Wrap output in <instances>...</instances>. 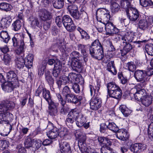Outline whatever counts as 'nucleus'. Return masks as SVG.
Instances as JSON below:
<instances>
[{
    "label": "nucleus",
    "mask_w": 153,
    "mask_h": 153,
    "mask_svg": "<svg viewBox=\"0 0 153 153\" xmlns=\"http://www.w3.org/2000/svg\"><path fill=\"white\" fill-rule=\"evenodd\" d=\"M22 26V23L19 20H17L14 22L12 25L13 30L15 31L19 30Z\"/></svg>",
    "instance_id": "45"
},
{
    "label": "nucleus",
    "mask_w": 153,
    "mask_h": 153,
    "mask_svg": "<svg viewBox=\"0 0 153 153\" xmlns=\"http://www.w3.org/2000/svg\"><path fill=\"white\" fill-rule=\"evenodd\" d=\"M41 93L42 94L43 97L47 102L51 99L49 91L47 90L42 85H39L35 91V95L36 96L39 97Z\"/></svg>",
    "instance_id": "7"
},
{
    "label": "nucleus",
    "mask_w": 153,
    "mask_h": 153,
    "mask_svg": "<svg viewBox=\"0 0 153 153\" xmlns=\"http://www.w3.org/2000/svg\"><path fill=\"white\" fill-rule=\"evenodd\" d=\"M66 30L70 32H74L76 28V26L74 24L73 21L71 24H69L65 27Z\"/></svg>",
    "instance_id": "62"
},
{
    "label": "nucleus",
    "mask_w": 153,
    "mask_h": 153,
    "mask_svg": "<svg viewBox=\"0 0 153 153\" xmlns=\"http://www.w3.org/2000/svg\"><path fill=\"white\" fill-rule=\"evenodd\" d=\"M111 12L114 14L118 12L120 9V6L117 3H112L110 5Z\"/></svg>",
    "instance_id": "46"
},
{
    "label": "nucleus",
    "mask_w": 153,
    "mask_h": 153,
    "mask_svg": "<svg viewBox=\"0 0 153 153\" xmlns=\"http://www.w3.org/2000/svg\"><path fill=\"white\" fill-rule=\"evenodd\" d=\"M131 94L134 95L135 99L138 101L142 99L143 96H145L147 94L146 90L144 89H138L136 88H132L130 90Z\"/></svg>",
    "instance_id": "6"
},
{
    "label": "nucleus",
    "mask_w": 153,
    "mask_h": 153,
    "mask_svg": "<svg viewBox=\"0 0 153 153\" xmlns=\"http://www.w3.org/2000/svg\"><path fill=\"white\" fill-rule=\"evenodd\" d=\"M85 46V45L81 44H79L77 46L78 50L81 51L83 56V60L85 63L88 60V55L86 52Z\"/></svg>",
    "instance_id": "28"
},
{
    "label": "nucleus",
    "mask_w": 153,
    "mask_h": 153,
    "mask_svg": "<svg viewBox=\"0 0 153 153\" xmlns=\"http://www.w3.org/2000/svg\"><path fill=\"white\" fill-rule=\"evenodd\" d=\"M20 37L21 38L20 36ZM12 41L13 46L14 47H17L19 45V47L15 50L16 53L19 55L23 53L24 52V50L26 48L25 42L22 39L20 40L18 38V36L15 35L12 38Z\"/></svg>",
    "instance_id": "2"
},
{
    "label": "nucleus",
    "mask_w": 153,
    "mask_h": 153,
    "mask_svg": "<svg viewBox=\"0 0 153 153\" xmlns=\"http://www.w3.org/2000/svg\"><path fill=\"white\" fill-rule=\"evenodd\" d=\"M2 60L4 64L9 65L11 61V56L8 53L5 54Z\"/></svg>",
    "instance_id": "53"
},
{
    "label": "nucleus",
    "mask_w": 153,
    "mask_h": 153,
    "mask_svg": "<svg viewBox=\"0 0 153 153\" xmlns=\"http://www.w3.org/2000/svg\"><path fill=\"white\" fill-rule=\"evenodd\" d=\"M145 50L149 55L153 56V44H147L145 47Z\"/></svg>",
    "instance_id": "51"
},
{
    "label": "nucleus",
    "mask_w": 153,
    "mask_h": 153,
    "mask_svg": "<svg viewBox=\"0 0 153 153\" xmlns=\"http://www.w3.org/2000/svg\"><path fill=\"white\" fill-rule=\"evenodd\" d=\"M15 106L13 102L8 100L2 101L0 104V134L2 136H7L12 130V126L8 119L12 117L13 114L9 111Z\"/></svg>",
    "instance_id": "1"
},
{
    "label": "nucleus",
    "mask_w": 153,
    "mask_h": 153,
    "mask_svg": "<svg viewBox=\"0 0 153 153\" xmlns=\"http://www.w3.org/2000/svg\"><path fill=\"white\" fill-rule=\"evenodd\" d=\"M78 146L82 153H92L93 152L91 148L87 147L86 143L78 145Z\"/></svg>",
    "instance_id": "34"
},
{
    "label": "nucleus",
    "mask_w": 153,
    "mask_h": 153,
    "mask_svg": "<svg viewBox=\"0 0 153 153\" xmlns=\"http://www.w3.org/2000/svg\"><path fill=\"white\" fill-rule=\"evenodd\" d=\"M47 64L50 65H53L54 67L56 66V64L57 65H56L58 66V65H59L62 64V63L59 60L56 58H54L49 59Z\"/></svg>",
    "instance_id": "39"
},
{
    "label": "nucleus",
    "mask_w": 153,
    "mask_h": 153,
    "mask_svg": "<svg viewBox=\"0 0 153 153\" xmlns=\"http://www.w3.org/2000/svg\"><path fill=\"white\" fill-rule=\"evenodd\" d=\"M29 19H30V20L31 21L30 25L32 27L35 28L36 26L39 27H42L38 19L32 17H30Z\"/></svg>",
    "instance_id": "41"
},
{
    "label": "nucleus",
    "mask_w": 153,
    "mask_h": 153,
    "mask_svg": "<svg viewBox=\"0 0 153 153\" xmlns=\"http://www.w3.org/2000/svg\"><path fill=\"white\" fill-rule=\"evenodd\" d=\"M68 9L70 14L78 10L77 6L74 4H71L68 6Z\"/></svg>",
    "instance_id": "63"
},
{
    "label": "nucleus",
    "mask_w": 153,
    "mask_h": 153,
    "mask_svg": "<svg viewBox=\"0 0 153 153\" xmlns=\"http://www.w3.org/2000/svg\"><path fill=\"white\" fill-rule=\"evenodd\" d=\"M75 136L78 141V145L85 143L86 136L85 133L80 130H77L75 133Z\"/></svg>",
    "instance_id": "15"
},
{
    "label": "nucleus",
    "mask_w": 153,
    "mask_h": 153,
    "mask_svg": "<svg viewBox=\"0 0 153 153\" xmlns=\"http://www.w3.org/2000/svg\"><path fill=\"white\" fill-rule=\"evenodd\" d=\"M126 14L129 19L131 21H135L139 17L138 12L133 7L130 9L127 10Z\"/></svg>",
    "instance_id": "11"
},
{
    "label": "nucleus",
    "mask_w": 153,
    "mask_h": 153,
    "mask_svg": "<svg viewBox=\"0 0 153 153\" xmlns=\"http://www.w3.org/2000/svg\"><path fill=\"white\" fill-rule=\"evenodd\" d=\"M140 3L142 6L144 7L152 6L153 4L151 0H140Z\"/></svg>",
    "instance_id": "52"
},
{
    "label": "nucleus",
    "mask_w": 153,
    "mask_h": 153,
    "mask_svg": "<svg viewBox=\"0 0 153 153\" xmlns=\"http://www.w3.org/2000/svg\"><path fill=\"white\" fill-rule=\"evenodd\" d=\"M86 118L82 114H80L78 117L76 119V124L79 127L83 126L87 129L89 126V122L86 123Z\"/></svg>",
    "instance_id": "12"
},
{
    "label": "nucleus",
    "mask_w": 153,
    "mask_h": 153,
    "mask_svg": "<svg viewBox=\"0 0 153 153\" xmlns=\"http://www.w3.org/2000/svg\"><path fill=\"white\" fill-rule=\"evenodd\" d=\"M107 70L111 72L114 75L117 74V71L115 69L114 61H111L108 64Z\"/></svg>",
    "instance_id": "40"
},
{
    "label": "nucleus",
    "mask_w": 153,
    "mask_h": 153,
    "mask_svg": "<svg viewBox=\"0 0 153 153\" xmlns=\"http://www.w3.org/2000/svg\"><path fill=\"white\" fill-rule=\"evenodd\" d=\"M65 99L68 102L75 104L77 103V96L74 94H71Z\"/></svg>",
    "instance_id": "44"
},
{
    "label": "nucleus",
    "mask_w": 153,
    "mask_h": 153,
    "mask_svg": "<svg viewBox=\"0 0 153 153\" xmlns=\"http://www.w3.org/2000/svg\"><path fill=\"white\" fill-rule=\"evenodd\" d=\"M63 25L65 27L70 24L72 23L73 22L72 19L70 17L67 15H65L62 17Z\"/></svg>",
    "instance_id": "43"
},
{
    "label": "nucleus",
    "mask_w": 153,
    "mask_h": 153,
    "mask_svg": "<svg viewBox=\"0 0 153 153\" xmlns=\"http://www.w3.org/2000/svg\"><path fill=\"white\" fill-rule=\"evenodd\" d=\"M146 146L145 144L137 143L132 145L130 149L134 153H139L146 149Z\"/></svg>",
    "instance_id": "13"
},
{
    "label": "nucleus",
    "mask_w": 153,
    "mask_h": 153,
    "mask_svg": "<svg viewBox=\"0 0 153 153\" xmlns=\"http://www.w3.org/2000/svg\"><path fill=\"white\" fill-rule=\"evenodd\" d=\"M57 65L56 64V65ZM62 67V64L58 66L56 65L54 67L52 74L54 77L57 78L61 74V71Z\"/></svg>",
    "instance_id": "32"
},
{
    "label": "nucleus",
    "mask_w": 153,
    "mask_h": 153,
    "mask_svg": "<svg viewBox=\"0 0 153 153\" xmlns=\"http://www.w3.org/2000/svg\"><path fill=\"white\" fill-rule=\"evenodd\" d=\"M128 70L134 72L136 69V66L133 62H130L127 63L126 65Z\"/></svg>",
    "instance_id": "59"
},
{
    "label": "nucleus",
    "mask_w": 153,
    "mask_h": 153,
    "mask_svg": "<svg viewBox=\"0 0 153 153\" xmlns=\"http://www.w3.org/2000/svg\"><path fill=\"white\" fill-rule=\"evenodd\" d=\"M116 133L117 137L120 140L126 141L128 138L127 133L123 130L118 129Z\"/></svg>",
    "instance_id": "26"
},
{
    "label": "nucleus",
    "mask_w": 153,
    "mask_h": 153,
    "mask_svg": "<svg viewBox=\"0 0 153 153\" xmlns=\"http://www.w3.org/2000/svg\"><path fill=\"white\" fill-rule=\"evenodd\" d=\"M33 139H31L29 136L27 137L24 142V144L25 147L28 149L32 147L33 144Z\"/></svg>",
    "instance_id": "49"
},
{
    "label": "nucleus",
    "mask_w": 153,
    "mask_h": 153,
    "mask_svg": "<svg viewBox=\"0 0 153 153\" xmlns=\"http://www.w3.org/2000/svg\"><path fill=\"white\" fill-rule=\"evenodd\" d=\"M19 86V83H15L13 82L6 81L1 85V87L3 91L7 92H10L13 91L15 88Z\"/></svg>",
    "instance_id": "9"
},
{
    "label": "nucleus",
    "mask_w": 153,
    "mask_h": 153,
    "mask_svg": "<svg viewBox=\"0 0 153 153\" xmlns=\"http://www.w3.org/2000/svg\"><path fill=\"white\" fill-rule=\"evenodd\" d=\"M12 21V19L10 15H7L4 18H3L0 22V29L8 27Z\"/></svg>",
    "instance_id": "18"
},
{
    "label": "nucleus",
    "mask_w": 153,
    "mask_h": 153,
    "mask_svg": "<svg viewBox=\"0 0 153 153\" xmlns=\"http://www.w3.org/2000/svg\"><path fill=\"white\" fill-rule=\"evenodd\" d=\"M0 36L2 39V41L6 43H8L10 39V36L6 31H2L0 33Z\"/></svg>",
    "instance_id": "38"
},
{
    "label": "nucleus",
    "mask_w": 153,
    "mask_h": 153,
    "mask_svg": "<svg viewBox=\"0 0 153 153\" xmlns=\"http://www.w3.org/2000/svg\"><path fill=\"white\" fill-rule=\"evenodd\" d=\"M42 141L37 139H33V144L32 147L34 148L35 149L37 150L41 146Z\"/></svg>",
    "instance_id": "57"
},
{
    "label": "nucleus",
    "mask_w": 153,
    "mask_h": 153,
    "mask_svg": "<svg viewBox=\"0 0 153 153\" xmlns=\"http://www.w3.org/2000/svg\"><path fill=\"white\" fill-rule=\"evenodd\" d=\"M106 31V35L112 36L119 32V30L112 22H109L104 25Z\"/></svg>",
    "instance_id": "8"
},
{
    "label": "nucleus",
    "mask_w": 153,
    "mask_h": 153,
    "mask_svg": "<svg viewBox=\"0 0 153 153\" xmlns=\"http://www.w3.org/2000/svg\"><path fill=\"white\" fill-rule=\"evenodd\" d=\"M148 133L149 137L153 140V124L150 125L148 129Z\"/></svg>",
    "instance_id": "64"
},
{
    "label": "nucleus",
    "mask_w": 153,
    "mask_h": 153,
    "mask_svg": "<svg viewBox=\"0 0 153 153\" xmlns=\"http://www.w3.org/2000/svg\"><path fill=\"white\" fill-rule=\"evenodd\" d=\"M110 13L107 10V12L105 13L103 16H102V19L103 21L102 23L104 25H105L107 24V23L110 22L109 21L110 19Z\"/></svg>",
    "instance_id": "55"
},
{
    "label": "nucleus",
    "mask_w": 153,
    "mask_h": 153,
    "mask_svg": "<svg viewBox=\"0 0 153 153\" xmlns=\"http://www.w3.org/2000/svg\"><path fill=\"white\" fill-rule=\"evenodd\" d=\"M12 6L7 3L3 2L0 4V9L6 11L10 10L12 8Z\"/></svg>",
    "instance_id": "48"
},
{
    "label": "nucleus",
    "mask_w": 153,
    "mask_h": 153,
    "mask_svg": "<svg viewBox=\"0 0 153 153\" xmlns=\"http://www.w3.org/2000/svg\"><path fill=\"white\" fill-rule=\"evenodd\" d=\"M120 109L126 117H128L131 113V111L125 105H122L119 108Z\"/></svg>",
    "instance_id": "37"
},
{
    "label": "nucleus",
    "mask_w": 153,
    "mask_h": 153,
    "mask_svg": "<svg viewBox=\"0 0 153 153\" xmlns=\"http://www.w3.org/2000/svg\"><path fill=\"white\" fill-rule=\"evenodd\" d=\"M146 19H140L138 23L139 28L142 30H145L147 29H150L151 27L150 23H149Z\"/></svg>",
    "instance_id": "22"
},
{
    "label": "nucleus",
    "mask_w": 153,
    "mask_h": 153,
    "mask_svg": "<svg viewBox=\"0 0 153 153\" xmlns=\"http://www.w3.org/2000/svg\"><path fill=\"white\" fill-rule=\"evenodd\" d=\"M90 47H93L94 48L103 49V46L101 42L98 39H96L92 42Z\"/></svg>",
    "instance_id": "58"
},
{
    "label": "nucleus",
    "mask_w": 153,
    "mask_h": 153,
    "mask_svg": "<svg viewBox=\"0 0 153 153\" xmlns=\"http://www.w3.org/2000/svg\"><path fill=\"white\" fill-rule=\"evenodd\" d=\"M70 56L71 58V60H73L74 59L80 60L83 59V56H82L77 51H73L70 54Z\"/></svg>",
    "instance_id": "35"
},
{
    "label": "nucleus",
    "mask_w": 153,
    "mask_h": 153,
    "mask_svg": "<svg viewBox=\"0 0 153 153\" xmlns=\"http://www.w3.org/2000/svg\"><path fill=\"white\" fill-rule=\"evenodd\" d=\"M6 77L9 81L13 82L15 83H17V82L19 83L18 77L13 71H10L7 73Z\"/></svg>",
    "instance_id": "25"
},
{
    "label": "nucleus",
    "mask_w": 153,
    "mask_h": 153,
    "mask_svg": "<svg viewBox=\"0 0 153 153\" xmlns=\"http://www.w3.org/2000/svg\"><path fill=\"white\" fill-rule=\"evenodd\" d=\"M101 100L98 97H92L90 102V108L93 110H98L101 106Z\"/></svg>",
    "instance_id": "14"
},
{
    "label": "nucleus",
    "mask_w": 153,
    "mask_h": 153,
    "mask_svg": "<svg viewBox=\"0 0 153 153\" xmlns=\"http://www.w3.org/2000/svg\"><path fill=\"white\" fill-rule=\"evenodd\" d=\"M110 97L118 99L120 98L122 95V91L120 88L108 94Z\"/></svg>",
    "instance_id": "30"
},
{
    "label": "nucleus",
    "mask_w": 153,
    "mask_h": 153,
    "mask_svg": "<svg viewBox=\"0 0 153 153\" xmlns=\"http://www.w3.org/2000/svg\"><path fill=\"white\" fill-rule=\"evenodd\" d=\"M145 71L137 70L134 74V76L137 82H141L145 80Z\"/></svg>",
    "instance_id": "19"
},
{
    "label": "nucleus",
    "mask_w": 153,
    "mask_h": 153,
    "mask_svg": "<svg viewBox=\"0 0 153 153\" xmlns=\"http://www.w3.org/2000/svg\"><path fill=\"white\" fill-rule=\"evenodd\" d=\"M62 93L65 96V98L71 94L70 88L68 86H65L63 88Z\"/></svg>",
    "instance_id": "61"
},
{
    "label": "nucleus",
    "mask_w": 153,
    "mask_h": 153,
    "mask_svg": "<svg viewBox=\"0 0 153 153\" xmlns=\"http://www.w3.org/2000/svg\"><path fill=\"white\" fill-rule=\"evenodd\" d=\"M59 147L62 153H72L70 145L67 142L62 140L59 143Z\"/></svg>",
    "instance_id": "17"
},
{
    "label": "nucleus",
    "mask_w": 153,
    "mask_h": 153,
    "mask_svg": "<svg viewBox=\"0 0 153 153\" xmlns=\"http://www.w3.org/2000/svg\"><path fill=\"white\" fill-rule=\"evenodd\" d=\"M84 61L83 59L80 60L74 59L71 60V65L72 69L77 72H81L83 68V66L82 62Z\"/></svg>",
    "instance_id": "10"
},
{
    "label": "nucleus",
    "mask_w": 153,
    "mask_h": 153,
    "mask_svg": "<svg viewBox=\"0 0 153 153\" xmlns=\"http://www.w3.org/2000/svg\"><path fill=\"white\" fill-rule=\"evenodd\" d=\"M71 82V84H73L74 82H77L82 84L84 83V80L82 77H78V75L73 72L70 73L68 76Z\"/></svg>",
    "instance_id": "16"
},
{
    "label": "nucleus",
    "mask_w": 153,
    "mask_h": 153,
    "mask_svg": "<svg viewBox=\"0 0 153 153\" xmlns=\"http://www.w3.org/2000/svg\"><path fill=\"white\" fill-rule=\"evenodd\" d=\"M53 4L55 8L58 9H61L64 5V0H55Z\"/></svg>",
    "instance_id": "42"
},
{
    "label": "nucleus",
    "mask_w": 153,
    "mask_h": 153,
    "mask_svg": "<svg viewBox=\"0 0 153 153\" xmlns=\"http://www.w3.org/2000/svg\"><path fill=\"white\" fill-rule=\"evenodd\" d=\"M108 128L113 132L116 133L118 130V126L113 122L109 123L108 124Z\"/></svg>",
    "instance_id": "56"
},
{
    "label": "nucleus",
    "mask_w": 153,
    "mask_h": 153,
    "mask_svg": "<svg viewBox=\"0 0 153 153\" xmlns=\"http://www.w3.org/2000/svg\"><path fill=\"white\" fill-rule=\"evenodd\" d=\"M108 10L105 8H100L97 9L96 15L97 17H102V16L107 12Z\"/></svg>",
    "instance_id": "54"
},
{
    "label": "nucleus",
    "mask_w": 153,
    "mask_h": 153,
    "mask_svg": "<svg viewBox=\"0 0 153 153\" xmlns=\"http://www.w3.org/2000/svg\"><path fill=\"white\" fill-rule=\"evenodd\" d=\"M80 114H81L78 112L77 109L75 108L71 110L68 115L76 120Z\"/></svg>",
    "instance_id": "47"
},
{
    "label": "nucleus",
    "mask_w": 153,
    "mask_h": 153,
    "mask_svg": "<svg viewBox=\"0 0 153 153\" xmlns=\"http://www.w3.org/2000/svg\"><path fill=\"white\" fill-rule=\"evenodd\" d=\"M74 18L77 20L82 19V22L83 23L87 22L89 20L86 13L84 11L79 12L78 10L70 14Z\"/></svg>",
    "instance_id": "5"
},
{
    "label": "nucleus",
    "mask_w": 153,
    "mask_h": 153,
    "mask_svg": "<svg viewBox=\"0 0 153 153\" xmlns=\"http://www.w3.org/2000/svg\"><path fill=\"white\" fill-rule=\"evenodd\" d=\"M44 76L46 83L50 86H53L54 82V80L52 77L51 72L49 70L45 71Z\"/></svg>",
    "instance_id": "20"
},
{
    "label": "nucleus",
    "mask_w": 153,
    "mask_h": 153,
    "mask_svg": "<svg viewBox=\"0 0 153 153\" xmlns=\"http://www.w3.org/2000/svg\"><path fill=\"white\" fill-rule=\"evenodd\" d=\"M123 47L122 50H120L122 56L126 55L132 49L131 45L127 42H123Z\"/></svg>",
    "instance_id": "23"
},
{
    "label": "nucleus",
    "mask_w": 153,
    "mask_h": 153,
    "mask_svg": "<svg viewBox=\"0 0 153 153\" xmlns=\"http://www.w3.org/2000/svg\"><path fill=\"white\" fill-rule=\"evenodd\" d=\"M52 13L46 10H43L42 16V19L44 21H52Z\"/></svg>",
    "instance_id": "31"
},
{
    "label": "nucleus",
    "mask_w": 153,
    "mask_h": 153,
    "mask_svg": "<svg viewBox=\"0 0 153 153\" xmlns=\"http://www.w3.org/2000/svg\"><path fill=\"white\" fill-rule=\"evenodd\" d=\"M16 67L19 69L23 68L25 65L24 59L20 56L16 57L15 60Z\"/></svg>",
    "instance_id": "29"
},
{
    "label": "nucleus",
    "mask_w": 153,
    "mask_h": 153,
    "mask_svg": "<svg viewBox=\"0 0 153 153\" xmlns=\"http://www.w3.org/2000/svg\"><path fill=\"white\" fill-rule=\"evenodd\" d=\"M47 102L49 105L48 108H57L59 105L58 103L54 102L51 99Z\"/></svg>",
    "instance_id": "60"
},
{
    "label": "nucleus",
    "mask_w": 153,
    "mask_h": 153,
    "mask_svg": "<svg viewBox=\"0 0 153 153\" xmlns=\"http://www.w3.org/2000/svg\"><path fill=\"white\" fill-rule=\"evenodd\" d=\"M45 128L49 129L50 130L47 132V135L48 137L51 139H53L59 136V130L54 127L53 124L51 122H49L48 124L47 123H45Z\"/></svg>",
    "instance_id": "3"
},
{
    "label": "nucleus",
    "mask_w": 153,
    "mask_h": 153,
    "mask_svg": "<svg viewBox=\"0 0 153 153\" xmlns=\"http://www.w3.org/2000/svg\"><path fill=\"white\" fill-rule=\"evenodd\" d=\"M152 97L150 94H146L143 96L140 101L141 103L146 107L149 106L152 103Z\"/></svg>",
    "instance_id": "21"
},
{
    "label": "nucleus",
    "mask_w": 153,
    "mask_h": 153,
    "mask_svg": "<svg viewBox=\"0 0 153 153\" xmlns=\"http://www.w3.org/2000/svg\"><path fill=\"white\" fill-rule=\"evenodd\" d=\"M108 94L118 89L120 87L114 82H111L107 84Z\"/></svg>",
    "instance_id": "33"
},
{
    "label": "nucleus",
    "mask_w": 153,
    "mask_h": 153,
    "mask_svg": "<svg viewBox=\"0 0 153 153\" xmlns=\"http://www.w3.org/2000/svg\"><path fill=\"white\" fill-rule=\"evenodd\" d=\"M89 51L91 57L95 59L100 60L104 57L103 49L90 47Z\"/></svg>",
    "instance_id": "4"
},
{
    "label": "nucleus",
    "mask_w": 153,
    "mask_h": 153,
    "mask_svg": "<svg viewBox=\"0 0 153 153\" xmlns=\"http://www.w3.org/2000/svg\"><path fill=\"white\" fill-rule=\"evenodd\" d=\"M33 139H31L29 136L27 137L24 142V144L25 147L28 149L32 147L33 144Z\"/></svg>",
    "instance_id": "50"
},
{
    "label": "nucleus",
    "mask_w": 153,
    "mask_h": 153,
    "mask_svg": "<svg viewBox=\"0 0 153 153\" xmlns=\"http://www.w3.org/2000/svg\"><path fill=\"white\" fill-rule=\"evenodd\" d=\"M130 0H121L120 1V5L123 8L127 10L132 8L131 7Z\"/></svg>",
    "instance_id": "36"
},
{
    "label": "nucleus",
    "mask_w": 153,
    "mask_h": 153,
    "mask_svg": "<svg viewBox=\"0 0 153 153\" xmlns=\"http://www.w3.org/2000/svg\"><path fill=\"white\" fill-rule=\"evenodd\" d=\"M134 33L131 31L126 32L124 35L122 36L121 40L125 42H131L134 38Z\"/></svg>",
    "instance_id": "24"
},
{
    "label": "nucleus",
    "mask_w": 153,
    "mask_h": 153,
    "mask_svg": "<svg viewBox=\"0 0 153 153\" xmlns=\"http://www.w3.org/2000/svg\"><path fill=\"white\" fill-rule=\"evenodd\" d=\"M34 59L33 55L32 53H29L24 59L25 61V65L26 68H30L32 66L33 61Z\"/></svg>",
    "instance_id": "27"
}]
</instances>
